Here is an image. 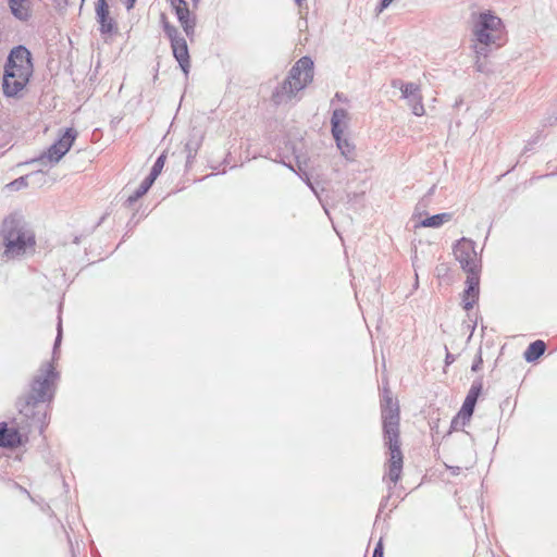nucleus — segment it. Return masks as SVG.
<instances>
[{
    "label": "nucleus",
    "instance_id": "6e6552de",
    "mask_svg": "<svg viewBox=\"0 0 557 557\" xmlns=\"http://www.w3.org/2000/svg\"><path fill=\"white\" fill-rule=\"evenodd\" d=\"M454 255L462 270L468 274L480 273L481 264L473 240L465 237L458 240L454 247Z\"/></svg>",
    "mask_w": 557,
    "mask_h": 557
},
{
    "label": "nucleus",
    "instance_id": "a878e982",
    "mask_svg": "<svg viewBox=\"0 0 557 557\" xmlns=\"http://www.w3.org/2000/svg\"><path fill=\"white\" fill-rule=\"evenodd\" d=\"M61 341H62V324H61V319H59L58 334H57V337H55L54 348H53V354L54 355H55V350H57L58 346L60 345Z\"/></svg>",
    "mask_w": 557,
    "mask_h": 557
},
{
    "label": "nucleus",
    "instance_id": "e433bc0d",
    "mask_svg": "<svg viewBox=\"0 0 557 557\" xmlns=\"http://www.w3.org/2000/svg\"><path fill=\"white\" fill-rule=\"evenodd\" d=\"M194 2H197L198 0H193Z\"/></svg>",
    "mask_w": 557,
    "mask_h": 557
},
{
    "label": "nucleus",
    "instance_id": "7c9ffc66",
    "mask_svg": "<svg viewBox=\"0 0 557 557\" xmlns=\"http://www.w3.org/2000/svg\"><path fill=\"white\" fill-rule=\"evenodd\" d=\"M135 2H136V0H125L126 9H127V10L133 9V7H134Z\"/></svg>",
    "mask_w": 557,
    "mask_h": 557
},
{
    "label": "nucleus",
    "instance_id": "6ab92c4d",
    "mask_svg": "<svg viewBox=\"0 0 557 557\" xmlns=\"http://www.w3.org/2000/svg\"><path fill=\"white\" fill-rule=\"evenodd\" d=\"M545 349H546V344L541 341V339H537L533 343H531L527 350L524 351L523 354V357L524 359L528 361V362H532V361H535L537 360L541 356L544 355L545 352Z\"/></svg>",
    "mask_w": 557,
    "mask_h": 557
},
{
    "label": "nucleus",
    "instance_id": "4be33fe9",
    "mask_svg": "<svg viewBox=\"0 0 557 557\" xmlns=\"http://www.w3.org/2000/svg\"><path fill=\"white\" fill-rule=\"evenodd\" d=\"M153 180L151 177L147 176L139 185V187L134 191L133 195H131L127 199L128 202H134L138 200L140 197H143L151 187L153 184Z\"/></svg>",
    "mask_w": 557,
    "mask_h": 557
},
{
    "label": "nucleus",
    "instance_id": "f03ea898",
    "mask_svg": "<svg viewBox=\"0 0 557 557\" xmlns=\"http://www.w3.org/2000/svg\"><path fill=\"white\" fill-rule=\"evenodd\" d=\"M381 418L383 440L389 453L387 478L395 485L403 471L404 458L400 449V411L398 401L393 398L387 388L384 389L381 399Z\"/></svg>",
    "mask_w": 557,
    "mask_h": 557
},
{
    "label": "nucleus",
    "instance_id": "c756f323",
    "mask_svg": "<svg viewBox=\"0 0 557 557\" xmlns=\"http://www.w3.org/2000/svg\"><path fill=\"white\" fill-rule=\"evenodd\" d=\"M482 366V358L479 357L478 360L472 364V371H478Z\"/></svg>",
    "mask_w": 557,
    "mask_h": 557
},
{
    "label": "nucleus",
    "instance_id": "c9c22d12",
    "mask_svg": "<svg viewBox=\"0 0 557 557\" xmlns=\"http://www.w3.org/2000/svg\"><path fill=\"white\" fill-rule=\"evenodd\" d=\"M305 0H295V2L298 4V5H301V3L304 2Z\"/></svg>",
    "mask_w": 557,
    "mask_h": 557
},
{
    "label": "nucleus",
    "instance_id": "ddd939ff",
    "mask_svg": "<svg viewBox=\"0 0 557 557\" xmlns=\"http://www.w3.org/2000/svg\"><path fill=\"white\" fill-rule=\"evenodd\" d=\"M467 288L462 294L463 309L469 311L473 308L479 299L480 293V273H471L467 276Z\"/></svg>",
    "mask_w": 557,
    "mask_h": 557
},
{
    "label": "nucleus",
    "instance_id": "f8f14e48",
    "mask_svg": "<svg viewBox=\"0 0 557 557\" xmlns=\"http://www.w3.org/2000/svg\"><path fill=\"white\" fill-rule=\"evenodd\" d=\"M32 75L4 70L2 89L7 97H17L25 88Z\"/></svg>",
    "mask_w": 557,
    "mask_h": 557
},
{
    "label": "nucleus",
    "instance_id": "7ed1b4c3",
    "mask_svg": "<svg viewBox=\"0 0 557 557\" xmlns=\"http://www.w3.org/2000/svg\"><path fill=\"white\" fill-rule=\"evenodd\" d=\"M313 79V61L309 57L300 58L290 69L288 76L272 94V101L282 104L292 100L296 94Z\"/></svg>",
    "mask_w": 557,
    "mask_h": 557
},
{
    "label": "nucleus",
    "instance_id": "473e14b6",
    "mask_svg": "<svg viewBox=\"0 0 557 557\" xmlns=\"http://www.w3.org/2000/svg\"><path fill=\"white\" fill-rule=\"evenodd\" d=\"M450 360H453V356L448 352V354L446 355V362H447V363H449V362H450Z\"/></svg>",
    "mask_w": 557,
    "mask_h": 557
},
{
    "label": "nucleus",
    "instance_id": "f3484780",
    "mask_svg": "<svg viewBox=\"0 0 557 557\" xmlns=\"http://www.w3.org/2000/svg\"><path fill=\"white\" fill-rule=\"evenodd\" d=\"M349 120L348 112L345 109H335L331 117L332 135L343 134Z\"/></svg>",
    "mask_w": 557,
    "mask_h": 557
},
{
    "label": "nucleus",
    "instance_id": "393cba45",
    "mask_svg": "<svg viewBox=\"0 0 557 557\" xmlns=\"http://www.w3.org/2000/svg\"><path fill=\"white\" fill-rule=\"evenodd\" d=\"M434 190H435V185H433L429 191L426 193V195L418 202L417 207H416V210H421V209H424L426 208L429 201H430V197L434 194Z\"/></svg>",
    "mask_w": 557,
    "mask_h": 557
},
{
    "label": "nucleus",
    "instance_id": "dca6fc26",
    "mask_svg": "<svg viewBox=\"0 0 557 557\" xmlns=\"http://www.w3.org/2000/svg\"><path fill=\"white\" fill-rule=\"evenodd\" d=\"M21 444V435L14 428H8L7 423H0V447H15Z\"/></svg>",
    "mask_w": 557,
    "mask_h": 557
},
{
    "label": "nucleus",
    "instance_id": "4468645a",
    "mask_svg": "<svg viewBox=\"0 0 557 557\" xmlns=\"http://www.w3.org/2000/svg\"><path fill=\"white\" fill-rule=\"evenodd\" d=\"M97 21L100 24L102 34H110L114 28L113 20L109 16V5L106 0H98L96 3Z\"/></svg>",
    "mask_w": 557,
    "mask_h": 557
},
{
    "label": "nucleus",
    "instance_id": "2eb2a0df",
    "mask_svg": "<svg viewBox=\"0 0 557 557\" xmlns=\"http://www.w3.org/2000/svg\"><path fill=\"white\" fill-rule=\"evenodd\" d=\"M476 403L465 399L461 409L457 416L453 419L450 428L454 431L463 429L470 421Z\"/></svg>",
    "mask_w": 557,
    "mask_h": 557
},
{
    "label": "nucleus",
    "instance_id": "f704fd0d",
    "mask_svg": "<svg viewBox=\"0 0 557 557\" xmlns=\"http://www.w3.org/2000/svg\"><path fill=\"white\" fill-rule=\"evenodd\" d=\"M476 69H478V71H480V72H482V71H483L482 65H481L479 62H476Z\"/></svg>",
    "mask_w": 557,
    "mask_h": 557
},
{
    "label": "nucleus",
    "instance_id": "b1692460",
    "mask_svg": "<svg viewBox=\"0 0 557 557\" xmlns=\"http://www.w3.org/2000/svg\"><path fill=\"white\" fill-rule=\"evenodd\" d=\"M164 162H165V156L164 154H161L160 157H158V159L156 160L150 173H149V177H151V180L156 181V178L158 177V175L161 173L163 166H164Z\"/></svg>",
    "mask_w": 557,
    "mask_h": 557
},
{
    "label": "nucleus",
    "instance_id": "2f4dec72",
    "mask_svg": "<svg viewBox=\"0 0 557 557\" xmlns=\"http://www.w3.org/2000/svg\"><path fill=\"white\" fill-rule=\"evenodd\" d=\"M305 176H306V178H305V180H306L307 185H308V186L313 190V193L317 195V191H315V189H314V187H313L312 183L310 182V180H309L308 175H307V174H305Z\"/></svg>",
    "mask_w": 557,
    "mask_h": 557
},
{
    "label": "nucleus",
    "instance_id": "aec40b11",
    "mask_svg": "<svg viewBox=\"0 0 557 557\" xmlns=\"http://www.w3.org/2000/svg\"><path fill=\"white\" fill-rule=\"evenodd\" d=\"M341 153L349 161L355 160V146L343 134L333 135Z\"/></svg>",
    "mask_w": 557,
    "mask_h": 557
},
{
    "label": "nucleus",
    "instance_id": "39448f33",
    "mask_svg": "<svg viewBox=\"0 0 557 557\" xmlns=\"http://www.w3.org/2000/svg\"><path fill=\"white\" fill-rule=\"evenodd\" d=\"M502 33L503 23L498 16L490 11L480 13L473 27V35L478 42L475 53L485 57L488 47L493 45L499 47L497 41L500 39Z\"/></svg>",
    "mask_w": 557,
    "mask_h": 557
},
{
    "label": "nucleus",
    "instance_id": "f257e3e1",
    "mask_svg": "<svg viewBox=\"0 0 557 557\" xmlns=\"http://www.w3.org/2000/svg\"><path fill=\"white\" fill-rule=\"evenodd\" d=\"M58 373L52 363H45L30 382L29 392L17 399L16 406L22 416L30 421V425L42 431L47 423L46 403L54 396Z\"/></svg>",
    "mask_w": 557,
    "mask_h": 557
},
{
    "label": "nucleus",
    "instance_id": "9b49d317",
    "mask_svg": "<svg viewBox=\"0 0 557 557\" xmlns=\"http://www.w3.org/2000/svg\"><path fill=\"white\" fill-rule=\"evenodd\" d=\"M168 2L174 10L184 33L193 41L196 34V16L191 14L185 0H168Z\"/></svg>",
    "mask_w": 557,
    "mask_h": 557
},
{
    "label": "nucleus",
    "instance_id": "0eeeda50",
    "mask_svg": "<svg viewBox=\"0 0 557 557\" xmlns=\"http://www.w3.org/2000/svg\"><path fill=\"white\" fill-rule=\"evenodd\" d=\"M77 135L78 133L76 129L72 127L66 128L62 136L52 144L47 151H45L39 158L34 159L32 162L45 166L58 163L70 150Z\"/></svg>",
    "mask_w": 557,
    "mask_h": 557
},
{
    "label": "nucleus",
    "instance_id": "cd10ccee",
    "mask_svg": "<svg viewBox=\"0 0 557 557\" xmlns=\"http://www.w3.org/2000/svg\"><path fill=\"white\" fill-rule=\"evenodd\" d=\"M372 557H384L382 541H379V543L374 547L373 556Z\"/></svg>",
    "mask_w": 557,
    "mask_h": 557
},
{
    "label": "nucleus",
    "instance_id": "423d86ee",
    "mask_svg": "<svg viewBox=\"0 0 557 557\" xmlns=\"http://www.w3.org/2000/svg\"><path fill=\"white\" fill-rule=\"evenodd\" d=\"M160 22L164 34L170 40L173 57L178 62L180 67L187 76L190 69V57L186 39L178 29L172 25L164 13L160 15Z\"/></svg>",
    "mask_w": 557,
    "mask_h": 557
},
{
    "label": "nucleus",
    "instance_id": "20e7f679",
    "mask_svg": "<svg viewBox=\"0 0 557 557\" xmlns=\"http://www.w3.org/2000/svg\"><path fill=\"white\" fill-rule=\"evenodd\" d=\"M4 240V252L7 258L23 256L27 249L35 246V235L27 230L18 220L5 219L2 226Z\"/></svg>",
    "mask_w": 557,
    "mask_h": 557
},
{
    "label": "nucleus",
    "instance_id": "bb28decb",
    "mask_svg": "<svg viewBox=\"0 0 557 557\" xmlns=\"http://www.w3.org/2000/svg\"><path fill=\"white\" fill-rule=\"evenodd\" d=\"M185 150L187 152V161H189L196 154L197 148L191 143H186Z\"/></svg>",
    "mask_w": 557,
    "mask_h": 557
},
{
    "label": "nucleus",
    "instance_id": "72a5a7b5",
    "mask_svg": "<svg viewBox=\"0 0 557 557\" xmlns=\"http://www.w3.org/2000/svg\"><path fill=\"white\" fill-rule=\"evenodd\" d=\"M335 98L338 100H343V95L339 92H336Z\"/></svg>",
    "mask_w": 557,
    "mask_h": 557
},
{
    "label": "nucleus",
    "instance_id": "412c9836",
    "mask_svg": "<svg viewBox=\"0 0 557 557\" xmlns=\"http://www.w3.org/2000/svg\"><path fill=\"white\" fill-rule=\"evenodd\" d=\"M450 220H451V213H438V214L425 218L418 224V226L436 228V227L442 226L444 223H446Z\"/></svg>",
    "mask_w": 557,
    "mask_h": 557
},
{
    "label": "nucleus",
    "instance_id": "a211bd4d",
    "mask_svg": "<svg viewBox=\"0 0 557 557\" xmlns=\"http://www.w3.org/2000/svg\"><path fill=\"white\" fill-rule=\"evenodd\" d=\"M9 7L20 21H27L30 17L29 0H9Z\"/></svg>",
    "mask_w": 557,
    "mask_h": 557
},
{
    "label": "nucleus",
    "instance_id": "9d476101",
    "mask_svg": "<svg viewBox=\"0 0 557 557\" xmlns=\"http://www.w3.org/2000/svg\"><path fill=\"white\" fill-rule=\"evenodd\" d=\"M392 86L400 89L401 97L407 100L414 115L422 116L425 113L420 88L417 84H404L401 81H393Z\"/></svg>",
    "mask_w": 557,
    "mask_h": 557
},
{
    "label": "nucleus",
    "instance_id": "c85d7f7f",
    "mask_svg": "<svg viewBox=\"0 0 557 557\" xmlns=\"http://www.w3.org/2000/svg\"><path fill=\"white\" fill-rule=\"evenodd\" d=\"M394 0H381L380 7L377 8V13H381L385 10Z\"/></svg>",
    "mask_w": 557,
    "mask_h": 557
},
{
    "label": "nucleus",
    "instance_id": "5701e85b",
    "mask_svg": "<svg viewBox=\"0 0 557 557\" xmlns=\"http://www.w3.org/2000/svg\"><path fill=\"white\" fill-rule=\"evenodd\" d=\"M482 388H483L482 379L474 380L471 384V387H470L467 396H466V399L476 403L478 398L482 392Z\"/></svg>",
    "mask_w": 557,
    "mask_h": 557
},
{
    "label": "nucleus",
    "instance_id": "1a4fd4ad",
    "mask_svg": "<svg viewBox=\"0 0 557 557\" xmlns=\"http://www.w3.org/2000/svg\"><path fill=\"white\" fill-rule=\"evenodd\" d=\"M4 70L32 75L33 63L28 49L24 46L14 47L8 57Z\"/></svg>",
    "mask_w": 557,
    "mask_h": 557
}]
</instances>
